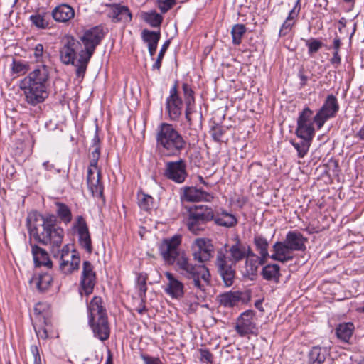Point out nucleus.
Listing matches in <instances>:
<instances>
[{
    "label": "nucleus",
    "mask_w": 364,
    "mask_h": 364,
    "mask_svg": "<svg viewBox=\"0 0 364 364\" xmlns=\"http://www.w3.org/2000/svg\"><path fill=\"white\" fill-rule=\"evenodd\" d=\"M30 239L50 249L53 257L63 242L64 230L58 225L57 218L53 214H41L37 211L30 213L26 218Z\"/></svg>",
    "instance_id": "nucleus-1"
},
{
    "label": "nucleus",
    "mask_w": 364,
    "mask_h": 364,
    "mask_svg": "<svg viewBox=\"0 0 364 364\" xmlns=\"http://www.w3.org/2000/svg\"><path fill=\"white\" fill-rule=\"evenodd\" d=\"M250 256H255V254L237 236L234 244H225L223 247L217 250L214 265L225 287H230L234 284L237 264Z\"/></svg>",
    "instance_id": "nucleus-2"
},
{
    "label": "nucleus",
    "mask_w": 364,
    "mask_h": 364,
    "mask_svg": "<svg viewBox=\"0 0 364 364\" xmlns=\"http://www.w3.org/2000/svg\"><path fill=\"white\" fill-rule=\"evenodd\" d=\"M49 77L48 67L42 64L23 80L21 87L29 105L35 106L42 103L48 97L47 87Z\"/></svg>",
    "instance_id": "nucleus-3"
},
{
    "label": "nucleus",
    "mask_w": 364,
    "mask_h": 364,
    "mask_svg": "<svg viewBox=\"0 0 364 364\" xmlns=\"http://www.w3.org/2000/svg\"><path fill=\"white\" fill-rule=\"evenodd\" d=\"M156 148L166 156H178L190 142L171 124L161 123L156 129Z\"/></svg>",
    "instance_id": "nucleus-4"
},
{
    "label": "nucleus",
    "mask_w": 364,
    "mask_h": 364,
    "mask_svg": "<svg viewBox=\"0 0 364 364\" xmlns=\"http://www.w3.org/2000/svg\"><path fill=\"white\" fill-rule=\"evenodd\" d=\"M84 49L79 40L70 35L65 36L61 41L59 50L60 62L66 65H72L75 68V74L82 80L85 77L90 60L82 61Z\"/></svg>",
    "instance_id": "nucleus-5"
},
{
    "label": "nucleus",
    "mask_w": 364,
    "mask_h": 364,
    "mask_svg": "<svg viewBox=\"0 0 364 364\" xmlns=\"http://www.w3.org/2000/svg\"><path fill=\"white\" fill-rule=\"evenodd\" d=\"M88 323L94 336L101 341L107 340L110 333L107 311L100 296H94L87 305Z\"/></svg>",
    "instance_id": "nucleus-6"
},
{
    "label": "nucleus",
    "mask_w": 364,
    "mask_h": 364,
    "mask_svg": "<svg viewBox=\"0 0 364 364\" xmlns=\"http://www.w3.org/2000/svg\"><path fill=\"white\" fill-rule=\"evenodd\" d=\"M176 269L181 271L186 278L193 281L194 287L203 292L210 284L211 275L208 268L205 264H191L188 257L182 259Z\"/></svg>",
    "instance_id": "nucleus-7"
},
{
    "label": "nucleus",
    "mask_w": 364,
    "mask_h": 364,
    "mask_svg": "<svg viewBox=\"0 0 364 364\" xmlns=\"http://www.w3.org/2000/svg\"><path fill=\"white\" fill-rule=\"evenodd\" d=\"M181 241L180 235H175L162 240L159 251L166 264H175L177 268L182 259H186L188 257L185 252L180 248Z\"/></svg>",
    "instance_id": "nucleus-8"
},
{
    "label": "nucleus",
    "mask_w": 364,
    "mask_h": 364,
    "mask_svg": "<svg viewBox=\"0 0 364 364\" xmlns=\"http://www.w3.org/2000/svg\"><path fill=\"white\" fill-rule=\"evenodd\" d=\"M214 218V212L211 207L200 205H194L188 210L187 227L195 235L200 234L206 227L208 222Z\"/></svg>",
    "instance_id": "nucleus-9"
},
{
    "label": "nucleus",
    "mask_w": 364,
    "mask_h": 364,
    "mask_svg": "<svg viewBox=\"0 0 364 364\" xmlns=\"http://www.w3.org/2000/svg\"><path fill=\"white\" fill-rule=\"evenodd\" d=\"M93 150L90 154V166L87 169V184L92 196L102 197V186L100 182V171L97 168L100 158V146L92 147Z\"/></svg>",
    "instance_id": "nucleus-10"
},
{
    "label": "nucleus",
    "mask_w": 364,
    "mask_h": 364,
    "mask_svg": "<svg viewBox=\"0 0 364 364\" xmlns=\"http://www.w3.org/2000/svg\"><path fill=\"white\" fill-rule=\"evenodd\" d=\"M105 33L100 26H95L85 31V33L80 37L81 45L84 48V53L82 56V61L86 62L90 60L97 46L100 43L103 38Z\"/></svg>",
    "instance_id": "nucleus-11"
},
{
    "label": "nucleus",
    "mask_w": 364,
    "mask_h": 364,
    "mask_svg": "<svg viewBox=\"0 0 364 364\" xmlns=\"http://www.w3.org/2000/svg\"><path fill=\"white\" fill-rule=\"evenodd\" d=\"M184 104V100L178 92V82L176 80L166 100V109L171 120L176 122L179 120L183 113Z\"/></svg>",
    "instance_id": "nucleus-12"
},
{
    "label": "nucleus",
    "mask_w": 364,
    "mask_h": 364,
    "mask_svg": "<svg viewBox=\"0 0 364 364\" xmlns=\"http://www.w3.org/2000/svg\"><path fill=\"white\" fill-rule=\"evenodd\" d=\"M339 107L336 97L332 94L327 95L323 105L314 116V122L318 129L328 119L336 117Z\"/></svg>",
    "instance_id": "nucleus-13"
},
{
    "label": "nucleus",
    "mask_w": 364,
    "mask_h": 364,
    "mask_svg": "<svg viewBox=\"0 0 364 364\" xmlns=\"http://www.w3.org/2000/svg\"><path fill=\"white\" fill-rule=\"evenodd\" d=\"M56 257H60V270L65 274H71L79 269L80 258L75 252H70L68 245H65L60 251H55Z\"/></svg>",
    "instance_id": "nucleus-14"
},
{
    "label": "nucleus",
    "mask_w": 364,
    "mask_h": 364,
    "mask_svg": "<svg viewBox=\"0 0 364 364\" xmlns=\"http://www.w3.org/2000/svg\"><path fill=\"white\" fill-rule=\"evenodd\" d=\"M191 250L193 260L204 264L213 257L214 246L209 239L197 238L191 246Z\"/></svg>",
    "instance_id": "nucleus-15"
},
{
    "label": "nucleus",
    "mask_w": 364,
    "mask_h": 364,
    "mask_svg": "<svg viewBox=\"0 0 364 364\" xmlns=\"http://www.w3.org/2000/svg\"><path fill=\"white\" fill-rule=\"evenodd\" d=\"M164 176L175 183H182L188 176L186 164L183 159L168 161L165 164Z\"/></svg>",
    "instance_id": "nucleus-16"
},
{
    "label": "nucleus",
    "mask_w": 364,
    "mask_h": 364,
    "mask_svg": "<svg viewBox=\"0 0 364 364\" xmlns=\"http://www.w3.org/2000/svg\"><path fill=\"white\" fill-rule=\"evenodd\" d=\"M313 111L309 107H305L299 112L297 124L295 130V134L297 136H301L303 134L315 135V129L314 124Z\"/></svg>",
    "instance_id": "nucleus-17"
},
{
    "label": "nucleus",
    "mask_w": 364,
    "mask_h": 364,
    "mask_svg": "<svg viewBox=\"0 0 364 364\" xmlns=\"http://www.w3.org/2000/svg\"><path fill=\"white\" fill-rule=\"evenodd\" d=\"M308 239L303 236L299 231H289L284 241L280 242L281 245L286 251L287 255H290L292 251H304L306 250V242Z\"/></svg>",
    "instance_id": "nucleus-18"
},
{
    "label": "nucleus",
    "mask_w": 364,
    "mask_h": 364,
    "mask_svg": "<svg viewBox=\"0 0 364 364\" xmlns=\"http://www.w3.org/2000/svg\"><path fill=\"white\" fill-rule=\"evenodd\" d=\"M255 312L253 310H246L242 312L235 326V331L242 337L249 334H253L257 330L255 323Z\"/></svg>",
    "instance_id": "nucleus-19"
},
{
    "label": "nucleus",
    "mask_w": 364,
    "mask_h": 364,
    "mask_svg": "<svg viewBox=\"0 0 364 364\" xmlns=\"http://www.w3.org/2000/svg\"><path fill=\"white\" fill-rule=\"evenodd\" d=\"M95 283L96 275L95 272L93 271L92 264L88 261H84L80 279V294H85L86 296L91 294L93 291Z\"/></svg>",
    "instance_id": "nucleus-20"
},
{
    "label": "nucleus",
    "mask_w": 364,
    "mask_h": 364,
    "mask_svg": "<svg viewBox=\"0 0 364 364\" xmlns=\"http://www.w3.org/2000/svg\"><path fill=\"white\" fill-rule=\"evenodd\" d=\"M77 229L78 241L80 246L88 253L92 251V241L87 223L81 215L77 216L76 224L74 226Z\"/></svg>",
    "instance_id": "nucleus-21"
},
{
    "label": "nucleus",
    "mask_w": 364,
    "mask_h": 364,
    "mask_svg": "<svg viewBox=\"0 0 364 364\" xmlns=\"http://www.w3.org/2000/svg\"><path fill=\"white\" fill-rule=\"evenodd\" d=\"M182 190L183 193L181 196L182 200L188 202L210 201L213 198L210 193L193 186H186Z\"/></svg>",
    "instance_id": "nucleus-22"
},
{
    "label": "nucleus",
    "mask_w": 364,
    "mask_h": 364,
    "mask_svg": "<svg viewBox=\"0 0 364 364\" xmlns=\"http://www.w3.org/2000/svg\"><path fill=\"white\" fill-rule=\"evenodd\" d=\"M165 276L168 280L167 287L164 289L165 292L173 299H180L183 298L184 296L183 284L169 272H166Z\"/></svg>",
    "instance_id": "nucleus-23"
},
{
    "label": "nucleus",
    "mask_w": 364,
    "mask_h": 364,
    "mask_svg": "<svg viewBox=\"0 0 364 364\" xmlns=\"http://www.w3.org/2000/svg\"><path fill=\"white\" fill-rule=\"evenodd\" d=\"M300 10V0H297L295 3L294 6L289 12L288 16L287 17L284 23L282 24V26L279 32V36H285L291 31L293 26L295 25L296 22V19L299 14Z\"/></svg>",
    "instance_id": "nucleus-24"
},
{
    "label": "nucleus",
    "mask_w": 364,
    "mask_h": 364,
    "mask_svg": "<svg viewBox=\"0 0 364 364\" xmlns=\"http://www.w3.org/2000/svg\"><path fill=\"white\" fill-rule=\"evenodd\" d=\"M31 252L36 267L45 266L48 268L52 267V262L49 258L48 252L36 244L30 242Z\"/></svg>",
    "instance_id": "nucleus-25"
},
{
    "label": "nucleus",
    "mask_w": 364,
    "mask_h": 364,
    "mask_svg": "<svg viewBox=\"0 0 364 364\" xmlns=\"http://www.w3.org/2000/svg\"><path fill=\"white\" fill-rule=\"evenodd\" d=\"M52 16L55 21L65 23L73 18L75 11L67 4H61L53 9Z\"/></svg>",
    "instance_id": "nucleus-26"
},
{
    "label": "nucleus",
    "mask_w": 364,
    "mask_h": 364,
    "mask_svg": "<svg viewBox=\"0 0 364 364\" xmlns=\"http://www.w3.org/2000/svg\"><path fill=\"white\" fill-rule=\"evenodd\" d=\"M242 292L239 291H230L218 296V300L220 306L226 308L233 307L242 300Z\"/></svg>",
    "instance_id": "nucleus-27"
},
{
    "label": "nucleus",
    "mask_w": 364,
    "mask_h": 364,
    "mask_svg": "<svg viewBox=\"0 0 364 364\" xmlns=\"http://www.w3.org/2000/svg\"><path fill=\"white\" fill-rule=\"evenodd\" d=\"M185 117L190 129L198 132L203 127V115L201 112L193 111L192 107H186Z\"/></svg>",
    "instance_id": "nucleus-28"
},
{
    "label": "nucleus",
    "mask_w": 364,
    "mask_h": 364,
    "mask_svg": "<svg viewBox=\"0 0 364 364\" xmlns=\"http://www.w3.org/2000/svg\"><path fill=\"white\" fill-rule=\"evenodd\" d=\"M261 275L266 281L279 284L282 276L280 267L277 264H266L262 269Z\"/></svg>",
    "instance_id": "nucleus-29"
},
{
    "label": "nucleus",
    "mask_w": 364,
    "mask_h": 364,
    "mask_svg": "<svg viewBox=\"0 0 364 364\" xmlns=\"http://www.w3.org/2000/svg\"><path fill=\"white\" fill-rule=\"evenodd\" d=\"M141 34L144 41L148 43L149 55L151 57H153L156 53L158 42L161 38L160 31L144 29Z\"/></svg>",
    "instance_id": "nucleus-30"
},
{
    "label": "nucleus",
    "mask_w": 364,
    "mask_h": 364,
    "mask_svg": "<svg viewBox=\"0 0 364 364\" xmlns=\"http://www.w3.org/2000/svg\"><path fill=\"white\" fill-rule=\"evenodd\" d=\"M213 220L216 225L225 228H232L237 223L236 217L225 210H222L221 213L218 212L215 214L214 213Z\"/></svg>",
    "instance_id": "nucleus-31"
},
{
    "label": "nucleus",
    "mask_w": 364,
    "mask_h": 364,
    "mask_svg": "<svg viewBox=\"0 0 364 364\" xmlns=\"http://www.w3.org/2000/svg\"><path fill=\"white\" fill-rule=\"evenodd\" d=\"M298 137L301 139L300 142H296L294 140H291L290 143L297 151L298 157L304 158L309 151L314 136L304 134L303 136Z\"/></svg>",
    "instance_id": "nucleus-32"
},
{
    "label": "nucleus",
    "mask_w": 364,
    "mask_h": 364,
    "mask_svg": "<svg viewBox=\"0 0 364 364\" xmlns=\"http://www.w3.org/2000/svg\"><path fill=\"white\" fill-rule=\"evenodd\" d=\"M326 358L325 350L319 346H315L308 353L306 364H323Z\"/></svg>",
    "instance_id": "nucleus-33"
},
{
    "label": "nucleus",
    "mask_w": 364,
    "mask_h": 364,
    "mask_svg": "<svg viewBox=\"0 0 364 364\" xmlns=\"http://www.w3.org/2000/svg\"><path fill=\"white\" fill-rule=\"evenodd\" d=\"M274 254L272 255H269V257L272 259L274 261H278L282 263H285L289 261H291L294 259V257L291 255H287L286 251L284 250L282 246L280 244V242H276L273 247Z\"/></svg>",
    "instance_id": "nucleus-34"
},
{
    "label": "nucleus",
    "mask_w": 364,
    "mask_h": 364,
    "mask_svg": "<svg viewBox=\"0 0 364 364\" xmlns=\"http://www.w3.org/2000/svg\"><path fill=\"white\" fill-rule=\"evenodd\" d=\"M354 325L351 322L340 323L336 328L337 337L343 341L348 342L352 336Z\"/></svg>",
    "instance_id": "nucleus-35"
},
{
    "label": "nucleus",
    "mask_w": 364,
    "mask_h": 364,
    "mask_svg": "<svg viewBox=\"0 0 364 364\" xmlns=\"http://www.w3.org/2000/svg\"><path fill=\"white\" fill-rule=\"evenodd\" d=\"M258 268L257 261L254 257H246L243 276L252 281L255 280L257 276Z\"/></svg>",
    "instance_id": "nucleus-36"
},
{
    "label": "nucleus",
    "mask_w": 364,
    "mask_h": 364,
    "mask_svg": "<svg viewBox=\"0 0 364 364\" xmlns=\"http://www.w3.org/2000/svg\"><path fill=\"white\" fill-rule=\"evenodd\" d=\"M132 18V13L127 6L115 3V22H130Z\"/></svg>",
    "instance_id": "nucleus-37"
},
{
    "label": "nucleus",
    "mask_w": 364,
    "mask_h": 364,
    "mask_svg": "<svg viewBox=\"0 0 364 364\" xmlns=\"http://www.w3.org/2000/svg\"><path fill=\"white\" fill-rule=\"evenodd\" d=\"M148 276L143 272L139 273L136 279V287L138 289V296L141 300V303H144L146 300V293L147 291L146 280Z\"/></svg>",
    "instance_id": "nucleus-38"
},
{
    "label": "nucleus",
    "mask_w": 364,
    "mask_h": 364,
    "mask_svg": "<svg viewBox=\"0 0 364 364\" xmlns=\"http://www.w3.org/2000/svg\"><path fill=\"white\" fill-rule=\"evenodd\" d=\"M138 205L141 209L149 211L153 208L154 198L148 194L143 192H139L137 194Z\"/></svg>",
    "instance_id": "nucleus-39"
},
{
    "label": "nucleus",
    "mask_w": 364,
    "mask_h": 364,
    "mask_svg": "<svg viewBox=\"0 0 364 364\" xmlns=\"http://www.w3.org/2000/svg\"><path fill=\"white\" fill-rule=\"evenodd\" d=\"M247 31L244 24H235L231 30V35L232 38V43L238 46L242 42V38Z\"/></svg>",
    "instance_id": "nucleus-40"
},
{
    "label": "nucleus",
    "mask_w": 364,
    "mask_h": 364,
    "mask_svg": "<svg viewBox=\"0 0 364 364\" xmlns=\"http://www.w3.org/2000/svg\"><path fill=\"white\" fill-rule=\"evenodd\" d=\"M182 90L186 107H192L195 103L194 91L192 87L187 82H184L182 85Z\"/></svg>",
    "instance_id": "nucleus-41"
},
{
    "label": "nucleus",
    "mask_w": 364,
    "mask_h": 364,
    "mask_svg": "<svg viewBox=\"0 0 364 364\" xmlns=\"http://www.w3.org/2000/svg\"><path fill=\"white\" fill-rule=\"evenodd\" d=\"M53 278L49 274H41L36 279V288L40 291L47 290L51 284Z\"/></svg>",
    "instance_id": "nucleus-42"
},
{
    "label": "nucleus",
    "mask_w": 364,
    "mask_h": 364,
    "mask_svg": "<svg viewBox=\"0 0 364 364\" xmlns=\"http://www.w3.org/2000/svg\"><path fill=\"white\" fill-rule=\"evenodd\" d=\"M56 205L58 207V216L65 223H69L72 220V214L70 208L65 204L62 203H57Z\"/></svg>",
    "instance_id": "nucleus-43"
},
{
    "label": "nucleus",
    "mask_w": 364,
    "mask_h": 364,
    "mask_svg": "<svg viewBox=\"0 0 364 364\" xmlns=\"http://www.w3.org/2000/svg\"><path fill=\"white\" fill-rule=\"evenodd\" d=\"M254 244L256 247L257 250L260 255L264 256H269L268 246L269 243L266 238L262 235H256L254 237Z\"/></svg>",
    "instance_id": "nucleus-44"
},
{
    "label": "nucleus",
    "mask_w": 364,
    "mask_h": 364,
    "mask_svg": "<svg viewBox=\"0 0 364 364\" xmlns=\"http://www.w3.org/2000/svg\"><path fill=\"white\" fill-rule=\"evenodd\" d=\"M30 21L38 28L45 29L49 27V23L45 14H33L30 16Z\"/></svg>",
    "instance_id": "nucleus-45"
},
{
    "label": "nucleus",
    "mask_w": 364,
    "mask_h": 364,
    "mask_svg": "<svg viewBox=\"0 0 364 364\" xmlns=\"http://www.w3.org/2000/svg\"><path fill=\"white\" fill-rule=\"evenodd\" d=\"M144 21L152 27H159L162 23L163 17L156 11H151L144 14Z\"/></svg>",
    "instance_id": "nucleus-46"
},
{
    "label": "nucleus",
    "mask_w": 364,
    "mask_h": 364,
    "mask_svg": "<svg viewBox=\"0 0 364 364\" xmlns=\"http://www.w3.org/2000/svg\"><path fill=\"white\" fill-rule=\"evenodd\" d=\"M306 46L308 48L309 55L313 56L323 47V44L321 41L311 38L306 41Z\"/></svg>",
    "instance_id": "nucleus-47"
},
{
    "label": "nucleus",
    "mask_w": 364,
    "mask_h": 364,
    "mask_svg": "<svg viewBox=\"0 0 364 364\" xmlns=\"http://www.w3.org/2000/svg\"><path fill=\"white\" fill-rule=\"evenodd\" d=\"M226 129L227 128L219 124L213 126L210 131L213 139L217 142L223 141V136L226 132Z\"/></svg>",
    "instance_id": "nucleus-48"
},
{
    "label": "nucleus",
    "mask_w": 364,
    "mask_h": 364,
    "mask_svg": "<svg viewBox=\"0 0 364 364\" xmlns=\"http://www.w3.org/2000/svg\"><path fill=\"white\" fill-rule=\"evenodd\" d=\"M170 43H171L170 40H167L163 44L162 47L161 48V50L158 54L156 62L152 65L153 70H157L159 71L160 70L163 58L164 57V55H165L168 48L170 46Z\"/></svg>",
    "instance_id": "nucleus-49"
},
{
    "label": "nucleus",
    "mask_w": 364,
    "mask_h": 364,
    "mask_svg": "<svg viewBox=\"0 0 364 364\" xmlns=\"http://www.w3.org/2000/svg\"><path fill=\"white\" fill-rule=\"evenodd\" d=\"M157 3L161 12L165 14L176 4V0H157Z\"/></svg>",
    "instance_id": "nucleus-50"
},
{
    "label": "nucleus",
    "mask_w": 364,
    "mask_h": 364,
    "mask_svg": "<svg viewBox=\"0 0 364 364\" xmlns=\"http://www.w3.org/2000/svg\"><path fill=\"white\" fill-rule=\"evenodd\" d=\"M43 323L44 326H39L38 327L34 326V328L38 338L46 339L48 337L47 327L49 326V323L45 319Z\"/></svg>",
    "instance_id": "nucleus-51"
},
{
    "label": "nucleus",
    "mask_w": 364,
    "mask_h": 364,
    "mask_svg": "<svg viewBox=\"0 0 364 364\" xmlns=\"http://www.w3.org/2000/svg\"><path fill=\"white\" fill-rule=\"evenodd\" d=\"M200 361H206L209 364H213V353L208 349H200Z\"/></svg>",
    "instance_id": "nucleus-52"
},
{
    "label": "nucleus",
    "mask_w": 364,
    "mask_h": 364,
    "mask_svg": "<svg viewBox=\"0 0 364 364\" xmlns=\"http://www.w3.org/2000/svg\"><path fill=\"white\" fill-rule=\"evenodd\" d=\"M141 358L144 364H163L159 358L152 357L146 354H141Z\"/></svg>",
    "instance_id": "nucleus-53"
},
{
    "label": "nucleus",
    "mask_w": 364,
    "mask_h": 364,
    "mask_svg": "<svg viewBox=\"0 0 364 364\" xmlns=\"http://www.w3.org/2000/svg\"><path fill=\"white\" fill-rule=\"evenodd\" d=\"M13 70L14 73H26L28 70V65L21 62L14 60L13 62Z\"/></svg>",
    "instance_id": "nucleus-54"
},
{
    "label": "nucleus",
    "mask_w": 364,
    "mask_h": 364,
    "mask_svg": "<svg viewBox=\"0 0 364 364\" xmlns=\"http://www.w3.org/2000/svg\"><path fill=\"white\" fill-rule=\"evenodd\" d=\"M43 46L41 43L37 44L34 48L33 56L36 61H41L43 54Z\"/></svg>",
    "instance_id": "nucleus-55"
},
{
    "label": "nucleus",
    "mask_w": 364,
    "mask_h": 364,
    "mask_svg": "<svg viewBox=\"0 0 364 364\" xmlns=\"http://www.w3.org/2000/svg\"><path fill=\"white\" fill-rule=\"evenodd\" d=\"M31 351L33 356L34 364H41V356L38 347L36 346H31Z\"/></svg>",
    "instance_id": "nucleus-56"
},
{
    "label": "nucleus",
    "mask_w": 364,
    "mask_h": 364,
    "mask_svg": "<svg viewBox=\"0 0 364 364\" xmlns=\"http://www.w3.org/2000/svg\"><path fill=\"white\" fill-rule=\"evenodd\" d=\"M330 62L332 65H339L341 63V58L339 53L333 52V57L331 58ZM337 66H336V68Z\"/></svg>",
    "instance_id": "nucleus-57"
},
{
    "label": "nucleus",
    "mask_w": 364,
    "mask_h": 364,
    "mask_svg": "<svg viewBox=\"0 0 364 364\" xmlns=\"http://www.w3.org/2000/svg\"><path fill=\"white\" fill-rule=\"evenodd\" d=\"M250 257H254L255 261H257V264L259 267V265H264L267 262V259L269 256H264L263 255H260V257H258L255 255V256H250Z\"/></svg>",
    "instance_id": "nucleus-58"
},
{
    "label": "nucleus",
    "mask_w": 364,
    "mask_h": 364,
    "mask_svg": "<svg viewBox=\"0 0 364 364\" xmlns=\"http://www.w3.org/2000/svg\"><path fill=\"white\" fill-rule=\"evenodd\" d=\"M341 46V39L338 36H336V38L333 39V48L334 50V52L339 53Z\"/></svg>",
    "instance_id": "nucleus-59"
},
{
    "label": "nucleus",
    "mask_w": 364,
    "mask_h": 364,
    "mask_svg": "<svg viewBox=\"0 0 364 364\" xmlns=\"http://www.w3.org/2000/svg\"><path fill=\"white\" fill-rule=\"evenodd\" d=\"M92 142H93V144L92 146V147L99 146L100 137L98 136V127H97V125L95 126V133L94 138L92 139Z\"/></svg>",
    "instance_id": "nucleus-60"
},
{
    "label": "nucleus",
    "mask_w": 364,
    "mask_h": 364,
    "mask_svg": "<svg viewBox=\"0 0 364 364\" xmlns=\"http://www.w3.org/2000/svg\"><path fill=\"white\" fill-rule=\"evenodd\" d=\"M299 78L301 80V82H300L301 86V87L305 86L306 85V82L309 80V77L306 75H305L303 73H299Z\"/></svg>",
    "instance_id": "nucleus-61"
},
{
    "label": "nucleus",
    "mask_w": 364,
    "mask_h": 364,
    "mask_svg": "<svg viewBox=\"0 0 364 364\" xmlns=\"http://www.w3.org/2000/svg\"><path fill=\"white\" fill-rule=\"evenodd\" d=\"M338 30L341 31V30L346 26V19L344 17L341 18L338 21Z\"/></svg>",
    "instance_id": "nucleus-62"
},
{
    "label": "nucleus",
    "mask_w": 364,
    "mask_h": 364,
    "mask_svg": "<svg viewBox=\"0 0 364 364\" xmlns=\"http://www.w3.org/2000/svg\"><path fill=\"white\" fill-rule=\"evenodd\" d=\"M250 170H265V168L261 164L255 163L250 166Z\"/></svg>",
    "instance_id": "nucleus-63"
},
{
    "label": "nucleus",
    "mask_w": 364,
    "mask_h": 364,
    "mask_svg": "<svg viewBox=\"0 0 364 364\" xmlns=\"http://www.w3.org/2000/svg\"><path fill=\"white\" fill-rule=\"evenodd\" d=\"M357 136L361 139V140H364V125L362 126V127L360 128V129L358 132L357 133Z\"/></svg>",
    "instance_id": "nucleus-64"
}]
</instances>
